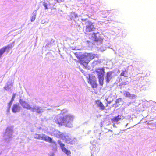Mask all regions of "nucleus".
<instances>
[{
	"label": "nucleus",
	"mask_w": 156,
	"mask_h": 156,
	"mask_svg": "<svg viewBox=\"0 0 156 156\" xmlns=\"http://www.w3.org/2000/svg\"><path fill=\"white\" fill-rule=\"evenodd\" d=\"M73 119L74 117L70 114L64 116L59 114L55 116V122L59 126L64 125L66 127H70Z\"/></svg>",
	"instance_id": "nucleus-1"
},
{
	"label": "nucleus",
	"mask_w": 156,
	"mask_h": 156,
	"mask_svg": "<svg viewBox=\"0 0 156 156\" xmlns=\"http://www.w3.org/2000/svg\"><path fill=\"white\" fill-rule=\"evenodd\" d=\"M81 20L85 22V23L83 24V25L87 24L84 29V31L85 34H88L89 32L94 31L96 29L94 25V23L88 20L87 19L83 18L81 19Z\"/></svg>",
	"instance_id": "nucleus-2"
},
{
	"label": "nucleus",
	"mask_w": 156,
	"mask_h": 156,
	"mask_svg": "<svg viewBox=\"0 0 156 156\" xmlns=\"http://www.w3.org/2000/svg\"><path fill=\"white\" fill-rule=\"evenodd\" d=\"M34 137L37 139H41L43 140H44L46 142L54 144L55 145H57L56 142L53 141L52 139L49 136H46L45 134L42 135L36 134L34 135Z\"/></svg>",
	"instance_id": "nucleus-3"
},
{
	"label": "nucleus",
	"mask_w": 156,
	"mask_h": 156,
	"mask_svg": "<svg viewBox=\"0 0 156 156\" xmlns=\"http://www.w3.org/2000/svg\"><path fill=\"white\" fill-rule=\"evenodd\" d=\"M82 55L89 63L90 61L95 58L96 55L92 53H86Z\"/></svg>",
	"instance_id": "nucleus-4"
},
{
	"label": "nucleus",
	"mask_w": 156,
	"mask_h": 156,
	"mask_svg": "<svg viewBox=\"0 0 156 156\" xmlns=\"http://www.w3.org/2000/svg\"><path fill=\"white\" fill-rule=\"evenodd\" d=\"M19 102L23 108L31 111L33 107L30 105V104L21 99H20Z\"/></svg>",
	"instance_id": "nucleus-5"
},
{
	"label": "nucleus",
	"mask_w": 156,
	"mask_h": 156,
	"mask_svg": "<svg viewBox=\"0 0 156 156\" xmlns=\"http://www.w3.org/2000/svg\"><path fill=\"white\" fill-rule=\"evenodd\" d=\"M13 46V44H10L6 46L3 47L0 49V58L1 57L2 54L6 50L11 48Z\"/></svg>",
	"instance_id": "nucleus-6"
},
{
	"label": "nucleus",
	"mask_w": 156,
	"mask_h": 156,
	"mask_svg": "<svg viewBox=\"0 0 156 156\" xmlns=\"http://www.w3.org/2000/svg\"><path fill=\"white\" fill-rule=\"evenodd\" d=\"M58 142L60 145L62 151L66 154L67 155H70L71 154V151L70 150H68L64 147L65 144L62 143L60 140H58Z\"/></svg>",
	"instance_id": "nucleus-7"
},
{
	"label": "nucleus",
	"mask_w": 156,
	"mask_h": 156,
	"mask_svg": "<svg viewBox=\"0 0 156 156\" xmlns=\"http://www.w3.org/2000/svg\"><path fill=\"white\" fill-rule=\"evenodd\" d=\"M88 82L91 85L92 88L97 87V85L96 80L95 79L90 77L88 79Z\"/></svg>",
	"instance_id": "nucleus-8"
},
{
	"label": "nucleus",
	"mask_w": 156,
	"mask_h": 156,
	"mask_svg": "<svg viewBox=\"0 0 156 156\" xmlns=\"http://www.w3.org/2000/svg\"><path fill=\"white\" fill-rule=\"evenodd\" d=\"M96 72L98 75V77L104 76L105 71L104 68L97 69L96 70Z\"/></svg>",
	"instance_id": "nucleus-9"
},
{
	"label": "nucleus",
	"mask_w": 156,
	"mask_h": 156,
	"mask_svg": "<svg viewBox=\"0 0 156 156\" xmlns=\"http://www.w3.org/2000/svg\"><path fill=\"white\" fill-rule=\"evenodd\" d=\"M95 103L97 104V107L99 108V109L101 110H104L105 109V106L100 100H96Z\"/></svg>",
	"instance_id": "nucleus-10"
},
{
	"label": "nucleus",
	"mask_w": 156,
	"mask_h": 156,
	"mask_svg": "<svg viewBox=\"0 0 156 156\" xmlns=\"http://www.w3.org/2000/svg\"><path fill=\"white\" fill-rule=\"evenodd\" d=\"M79 62L81 65H82L84 67L87 66L88 63V62L86 60L83 55L80 59L79 60Z\"/></svg>",
	"instance_id": "nucleus-11"
},
{
	"label": "nucleus",
	"mask_w": 156,
	"mask_h": 156,
	"mask_svg": "<svg viewBox=\"0 0 156 156\" xmlns=\"http://www.w3.org/2000/svg\"><path fill=\"white\" fill-rule=\"evenodd\" d=\"M20 107L19 104H14L12 108V111L13 112L16 113L19 111L20 110Z\"/></svg>",
	"instance_id": "nucleus-12"
},
{
	"label": "nucleus",
	"mask_w": 156,
	"mask_h": 156,
	"mask_svg": "<svg viewBox=\"0 0 156 156\" xmlns=\"http://www.w3.org/2000/svg\"><path fill=\"white\" fill-rule=\"evenodd\" d=\"M123 117L122 115H118L112 119L111 120V122L112 123H117L118 121L122 119V117Z\"/></svg>",
	"instance_id": "nucleus-13"
},
{
	"label": "nucleus",
	"mask_w": 156,
	"mask_h": 156,
	"mask_svg": "<svg viewBox=\"0 0 156 156\" xmlns=\"http://www.w3.org/2000/svg\"><path fill=\"white\" fill-rule=\"evenodd\" d=\"M31 111L34 112L36 111L38 113H41L42 112L41 109L40 107L33 106Z\"/></svg>",
	"instance_id": "nucleus-14"
},
{
	"label": "nucleus",
	"mask_w": 156,
	"mask_h": 156,
	"mask_svg": "<svg viewBox=\"0 0 156 156\" xmlns=\"http://www.w3.org/2000/svg\"><path fill=\"white\" fill-rule=\"evenodd\" d=\"M124 95H125L126 97L129 98H134L136 97L135 95L131 94L128 91H125L124 93Z\"/></svg>",
	"instance_id": "nucleus-15"
},
{
	"label": "nucleus",
	"mask_w": 156,
	"mask_h": 156,
	"mask_svg": "<svg viewBox=\"0 0 156 156\" xmlns=\"http://www.w3.org/2000/svg\"><path fill=\"white\" fill-rule=\"evenodd\" d=\"M112 73H111L108 72L107 73V75L106 76V80L107 83H109L112 79V77L111 76Z\"/></svg>",
	"instance_id": "nucleus-16"
},
{
	"label": "nucleus",
	"mask_w": 156,
	"mask_h": 156,
	"mask_svg": "<svg viewBox=\"0 0 156 156\" xmlns=\"http://www.w3.org/2000/svg\"><path fill=\"white\" fill-rule=\"evenodd\" d=\"M120 76H124V77H128V76L127 71L126 70L122 71L120 74Z\"/></svg>",
	"instance_id": "nucleus-17"
},
{
	"label": "nucleus",
	"mask_w": 156,
	"mask_h": 156,
	"mask_svg": "<svg viewBox=\"0 0 156 156\" xmlns=\"http://www.w3.org/2000/svg\"><path fill=\"white\" fill-rule=\"evenodd\" d=\"M98 81L100 85L102 86L104 83V77H98Z\"/></svg>",
	"instance_id": "nucleus-18"
},
{
	"label": "nucleus",
	"mask_w": 156,
	"mask_h": 156,
	"mask_svg": "<svg viewBox=\"0 0 156 156\" xmlns=\"http://www.w3.org/2000/svg\"><path fill=\"white\" fill-rule=\"evenodd\" d=\"M75 55L76 57L79 59V60L80 59L82 56V55H81V53L80 52H76L75 53Z\"/></svg>",
	"instance_id": "nucleus-19"
},
{
	"label": "nucleus",
	"mask_w": 156,
	"mask_h": 156,
	"mask_svg": "<svg viewBox=\"0 0 156 156\" xmlns=\"http://www.w3.org/2000/svg\"><path fill=\"white\" fill-rule=\"evenodd\" d=\"M97 33H92V37L94 38V41H95L98 42L99 40V38L96 36Z\"/></svg>",
	"instance_id": "nucleus-20"
},
{
	"label": "nucleus",
	"mask_w": 156,
	"mask_h": 156,
	"mask_svg": "<svg viewBox=\"0 0 156 156\" xmlns=\"http://www.w3.org/2000/svg\"><path fill=\"white\" fill-rule=\"evenodd\" d=\"M112 131H111L110 132L108 131V132L106 133V134L105 135L107 137H111V136H112Z\"/></svg>",
	"instance_id": "nucleus-21"
},
{
	"label": "nucleus",
	"mask_w": 156,
	"mask_h": 156,
	"mask_svg": "<svg viewBox=\"0 0 156 156\" xmlns=\"http://www.w3.org/2000/svg\"><path fill=\"white\" fill-rule=\"evenodd\" d=\"M36 17V15L35 14H34L30 18V20L31 22H33L35 19Z\"/></svg>",
	"instance_id": "nucleus-22"
},
{
	"label": "nucleus",
	"mask_w": 156,
	"mask_h": 156,
	"mask_svg": "<svg viewBox=\"0 0 156 156\" xmlns=\"http://www.w3.org/2000/svg\"><path fill=\"white\" fill-rule=\"evenodd\" d=\"M43 5L45 8V9H49V8L48 7V4L45 2H43Z\"/></svg>",
	"instance_id": "nucleus-23"
},
{
	"label": "nucleus",
	"mask_w": 156,
	"mask_h": 156,
	"mask_svg": "<svg viewBox=\"0 0 156 156\" xmlns=\"http://www.w3.org/2000/svg\"><path fill=\"white\" fill-rule=\"evenodd\" d=\"M66 142H67L68 143H71L72 142V140L70 138L66 139Z\"/></svg>",
	"instance_id": "nucleus-24"
},
{
	"label": "nucleus",
	"mask_w": 156,
	"mask_h": 156,
	"mask_svg": "<svg viewBox=\"0 0 156 156\" xmlns=\"http://www.w3.org/2000/svg\"><path fill=\"white\" fill-rule=\"evenodd\" d=\"M4 88L5 90H7L9 89V85H7L6 86H5Z\"/></svg>",
	"instance_id": "nucleus-25"
},
{
	"label": "nucleus",
	"mask_w": 156,
	"mask_h": 156,
	"mask_svg": "<svg viewBox=\"0 0 156 156\" xmlns=\"http://www.w3.org/2000/svg\"><path fill=\"white\" fill-rule=\"evenodd\" d=\"M12 101H10L9 102V103H8V105H9V109L10 108L12 104Z\"/></svg>",
	"instance_id": "nucleus-26"
},
{
	"label": "nucleus",
	"mask_w": 156,
	"mask_h": 156,
	"mask_svg": "<svg viewBox=\"0 0 156 156\" xmlns=\"http://www.w3.org/2000/svg\"><path fill=\"white\" fill-rule=\"evenodd\" d=\"M121 101V98H119L117 99H116V103H119V101Z\"/></svg>",
	"instance_id": "nucleus-27"
},
{
	"label": "nucleus",
	"mask_w": 156,
	"mask_h": 156,
	"mask_svg": "<svg viewBox=\"0 0 156 156\" xmlns=\"http://www.w3.org/2000/svg\"><path fill=\"white\" fill-rule=\"evenodd\" d=\"M15 94H13L12 96V97L11 98V101H13L14 100V99L15 98Z\"/></svg>",
	"instance_id": "nucleus-28"
},
{
	"label": "nucleus",
	"mask_w": 156,
	"mask_h": 156,
	"mask_svg": "<svg viewBox=\"0 0 156 156\" xmlns=\"http://www.w3.org/2000/svg\"><path fill=\"white\" fill-rule=\"evenodd\" d=\"M60 135H61V134L58 135V136H57V135H56V136H57V137H58V136H60Z\"/></svg>",
	"instance_id": "nucleus-29"
},
{
	"label": "nucleus",
	"mask_w": 156,
	"mask_h": 156,
	"mask_svg": "<svg viewBox=\"0 0 156 156\" xmlns=\"http://www.w3.org/2000/svg\"><path fill=\"white\" fill-rule=\"evenodd\" d=\"M108 103H107V104H106V106L107 107L108 106Z\"/></svg>",
	"instance_id": "nucleus-30"
},
{
	"label": "nucleus",
	"mask_w": 156,
	"mask_h": 156,
	"mask_svg": "<svg viewBox=\"0 0 156 156\" xmlns=\"http://www.w3.org/2000/svg\"><path fill=\"white\" fill-rule=\"evenodd\" d=\"M58 133H60V132H59V131H58Z\"/></svg>",
	"instance_id": "nucleus-31"
},
{
	"label": "nucleus",
	"mask_w": 156,
	"mask_h": 156,
	"mask_svg": "<svg viewBox=\"0 0 156 156\" xmlns=\"http://www.w3.org/2000/svg\"><path fill=\"white\" fill-rule=\"evenodd\" d=\"M56 1H58V0H56Z\"/></svg>",
	"instance_id": "nucleus-32"
}]
</instances>
